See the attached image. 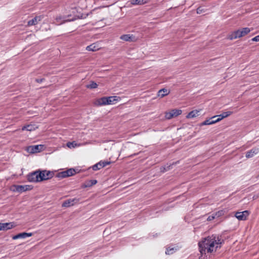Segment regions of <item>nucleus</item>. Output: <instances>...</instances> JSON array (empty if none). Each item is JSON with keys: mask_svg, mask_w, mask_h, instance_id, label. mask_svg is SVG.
<instances>
[{"mask_svg": "<svg viewBox=\"0 0 259 259\" xmlns=\"http://www.w3.org/2000/svg\"><path fill=\"white\" fill-rule=\"evenodd\" d=\"M33 235L32 233H26L23 232L17 234L16 235L13 236L12 239L13 240H16L20 238H26L27 237H31Z\"/></svg>", "mask_w": 259, "mask_h": 259, "instance_id": "nucleus-12", "label": "nucleus"}, {"mask_svg": "<svg viewBox=\"0 0 259 259\" xmlns=\"http://www.w3.org/2000/svg\"><path fill=\"white\" fill-rule=\"evenodd\" d=\"M79 199L76 198H74L73 199H69L64 201L62 205L63 207H67L70 206H72L75 203H77Z\"/></svg>", "mask_w": 259, "mask_h": 259, "instance_id": "nucleus-9", "label": "nucleus"}, {"mask_svg": "<svg viewBox=\"0 0 259 259\" xmlns=\"http://www.w3.org/2000/svg\"><path fill=\"white\" fill-rule=\"evenodd\" d=\"M0 231H2V223H0Z\"/></svg>", "mask_w": 259, "mask_h": 259, "instance_id": "nucleus-40", "label": "nucleus"}, {"mask_svg": "<svg viewBox=\"0 0 259 259\" xmlns=\"http://www.w3.org/2000/svg\"><path fill=\"white\" fill-rule=\"evenodd\" d=\"M145 3V0H132V4L133 5H142Z\"/></svg>", "mask_w": 259, "mask_h": 259, "instance_id": "nucleus-27", "label": "nucleus"}, {"mask_svg": "<svg viewBox=\"0 0 259 259\" xmlns=\"http://www.w3.org/2000/svg\"><path fill=\"white\" fill-rule=\"evenodd\" d=\"M15 189L14 191L22 193L27 190L32 189V187L30 185H14Z\"/></svg>", "mask_w": 259, "mask_h": 259, "instance_id": "nucleus-6", "label": "nucleus"}, {"mask_svg": "<svg viewBox=\"0 0 259 259\" xmlns=\"http://www.w3.org/2000/svg\"><path fill=\"white\" fill-rule=\"evenodd\" d=\"M75 170L74 168H69L66 170H64L57 173L56 175V177L60 179H63L73 176L75 174Z\"/></svg>", "mask_w": 259, "mask_h": 259, "instance_id": "nucleus-4", "label": "nucleus"}, {"mask_svg": "<svg viewBox=\"0 0 259 259\" xmlns=\"http://www.w3.org/2000/svg\"><path fill=\"white\" fill-rule=\"evenodd\" d=\"M259 153V148L254 147L246 152L245 157L247 158H251Z\"/></svg>", "mask_w": 259, "mask_h": 259, "instance_id": "nucleus-11", "label": "nucleus"}, {"mask_svg": "<svg viewBox=\"0 0 259 259\" xmlns=\"http://www.w3.org/2000/svg\"><path fill=\"white\" fill-rule=\"evenodd\" d=\"M134 36L133 34H123L120 36V38L126 41H133Z\"/></svg>", "mask_w": 259, "mask_h": 259, "instance_id": "nucleus-18", "label": "nucleus"}, {"mask_svg": "<svg viewBox=\"0 0 259 259\" xmlns=\"http://www.w3.org/2000/svg\"><path fill=\"white\" fill-rule=\"evenodd\" d=\"M199 9H197V13H199V12H200V10H198Z\"/></svg>", "mask_w": 259, "mask_h": 259, "instance_id": "nucleus-41", "label": "nucleus"}, {"mask_svg": "<svg viewBox=\"0 0 259 259\" xmlns=\"http://www.w3.org/2000/svg\"><path fill=\"white\" fill-rule=\"evenodd\" d=\"M13 223H2V231H7L14 227Z\"/></svg>", "mask_w": 259, "mask_h": 259, "instance_id": "nucleus-16", "label": "nucleus"}, {"mask_svg": "<svg viewBox=\"0 0 259 259\" xmlns=\"http://www.w3.org/2000/svg\"><path fill=\"white\" fill-rule=\"evenodd\" d=\"M213 121H211V119H210V118L208 119H207V120H205V121H204L201 124L202 125H210V124H211V122H212Z\"/></svg>", "mask_w": 259, "mask_h": 259, "instance_id": "nucleus-33", "label": "nucleus"}, {"mask_svg": "<svg viewBox=\"0 0 259 259\" xmlns=\"http://www.w3.org/2000/svg\"><path fill=\"white\" fill-rule=\"evenodd\" d=\"M110 163V162L100 161L98 163L94 164L92 166V168L94 170H97L100 169L101 168L105 167L107 165Z\"/></svg>", "mask_w": 259, "mask_h": 259, "instance_id": "nucleus-10", "label": "nucleus"}, {"mask_svg": "<svg viewBox=\"0 0 259 259\" xmlns=\"http://www.w3.org/2000/svg\"><path fill=\"white\" fill-rule=\"evenodd\" d=\"M232 113L233 112L232 111H227V112H223L221 114V115H222L223 118H224L227 117L229 116H230V115H231L232 114Z\"/></svg>", "mask_w": 259, "mask_h": 259, "instance_id": "nucleus-32", "label": "nucleus"}, {"mask_svg": "<svg viewBox=\"0 0 259 259\" xmlns=\"http://www.w3.org/2000/svg\"><path fill=\"white\" fill-rule=\"evenodd\" d=\"M252 40L253 41H259V35L252 38Z\"/></svg>", "mask_w": 259, "mask_h": 259, "instance_id": "nucleus-36", "label": "nucleus"}, {"mask_svg": "<svg viewBox=\"0 0 259 259\" xmlns=\"http://www.w3.org/2000/svg\"><path fill=\"white\" fill-rule=\"evenodd\" d=\"M67 146L69 148H75V147L77 146V144L74 141L72 142H68L67 143Z\"/></svg>", "mask_w": 259, "mask_h": 259, "instance_id": "nucleus-31", "label": "nucleus"}, {"mask_svg": "<svg viewBox=\"0 0 259 259\" xmlns=\"http://www.w3.org/2000/svg\"><path fill=\"white\" fill-rule=\"evenodd\" d=\"M213 118H218V121H219V122L220 121H221V120H222L223 119H224L222 115H221V114L220 115H217L214 116Z\"/></svg>", "mask_w": 259, "mask_h": 259, "instance_id": "nucleus-34", "label": "nucleus"}, {"mask_svg": "<svg viewBox=\"0 0 259 259\" xmlns=\"http://www.w3.org/2000/svg\"><path fill=\"white\" fill-rule=\"evenodd\" d=\"M224 243L222 235H212L199 242V250L202 255L206 253H211L220 248Z\"/></svg>", "mask_w": 259, "mask_h": 259, "instance_id": "nucleus-1", "label": "nucleus"}, {"mask_svg": "<svg viewBox=\"0 0 259 259\" xmlns=\"http://www.w3.org/2000/svg\"><path fill=\"white\" fill-rule=\"evenodd\" d=\"M39 174L41 176L40 179L41 182L51 179L54 175V172L53 171L47 170H40Z\"/></svg>", "mask_w": 259, "mask_h": 259, "instance_id": "nucleus-5", "label": "nucleus"}, {"mask_svg": "<svg viewBox=\"0 0 259 259\" xmlns=\"http://www.w3.org/2000/svg\"><path fill=\"white\" fill-rule=\"evenodd\" d=\"M198 113H199L198 110H193V111L190 112L187 114V115L186 116V117L187 118H192L197 117L199 115Z\"/></svg>", "mask_w": 259, "mask_h": 259, "instance_id": "nucleus-19", "label": "nucleus"}, {"mask_svg": "<svg viewBox=\"0 0 259 259\" xmlns=\"http://www.w3.org/2000/svg\"><path fill=\"white\" fill-rule=\"evenodd\" d=\"M41 17L40 16H36L31 20H30L28 21L27 25L28 26H32L35 25L38 23L39 21L41 20Z\"/></svg>", "mask_w": 259, "mask_h": 259, "instance_id": "nucleus-15", "label": "nucleus"}, {"mask_svg": "<svg viewBox=\"0 0 259 259\" xmlns=\"http://www.w3.org/2000/svg\"><path fill=\"white\" fill-rule=\"evenodd\" d=\"M199 9H197V13H199V12H200V10H198Z\"/></svg>", "mask_w": 259, "mask_h": 259, "instance_id": "nucleus-42", "label": "nucleus"}, {"mask_svg": "<svg viewBox=\"0 0 259 259\" xmlns=\"http://www.w3.org/2000/svg\"><path fill=\"white\" fill-rule=\"evenodd\" d=\"M100 47L97 43H93L86 47V50L88 51L95 52L100 49Z\"/></svg>", "mask_w": 259, "mask_h": 259, "instance_id": "nucleus-14", "label": "nucleus"}, {"mask_svg": "<svg viewBox=\"0 0 259 259\" xmlns=\"http://www.w3.org/2000/svg\"><path fill=\"white\" fill-rule=\"evenodd\" d=\"M170 92L168 90L166 89H162L160 90L157 93L158 97L160 98H163L164 96L168 95L169 94Z\"/></svg>", "mask_w": 259, "mask_h": 259, "instance_id": "nucleus-17", "label": "nucleus"}, {"mask_svg": "<svg viewBox=\"0 0 259 259\" xmlns=\"http://www.w3.org/2000/svg\"><path fill=\"white\" fill-rule=\"evenodd\" d=\"M174 117H177L182 114V110L180 109H172L171 110Z\"/></svg>", "mask_w": 259, "mask_h": 259, "instance_id": "nucleus-24", "label": "nucleus"}, {"mask_svg": "<svg viewBox=\"0 0 259 259\" xmlns=\"http://www.w3.org/2000/svg\"><path fill=\"white\" fill-rule=\"evenodd\" d=\"M109 229L106 228L104 231L103 234L105 235H108L109 233Z\"/></svg>", "mask_w": 259, "mask_h": 259, "instance_id": "nucleus-38", "label": "nucleus"}, {"mask_svg": "<svg viewBox=\"0 0 259 259\" xmlns=\"http://www.w3.org/2000/svg\"><path fill=\"white\" fill-rule=\"evenodd\" d=\"M113 98V96H110L108 97H102L101 98L96 99L94 101L93 104L95 106H100L103 105L111 104L112 102V99Z\"/></svg>", "mask_w": 259, "mask_h": 259, "instance_id": "nucleus-2", "label": "nucleus"}, {"mask_svg": "<svg viewBox=\"0 0 259 259\" xmlns=\"http://www.w3.org/2000/svg\"><path fill=\"white\" fill-rule=\"evenodd\" d=\"M40 170H37L27 175V180L30 182L37 183L41 182Z\"/></svg>", "mask_w": 259, "mask_h": 259, "instance_id": "nucleus-3", "label": "nucleus"}, {"mask_svg": "<svg viewBox=\"0 0 259 259\" xmlns=\"http://www.w3.org/2000/svg\"><path fill=\"white\" fill-rule=\"evenodd\" d=\"M165 117L167 119H170L174 117L171 111H170L169 112H166L165 114Z\"/></svg>", "mask_w": 259, "mask_h": 259, "instance_id": "nucleus-30", "label": "nucleus"}, {"mask_svg": "<svg viewBox=\"0 0 259 259\" xmlns=\"http://www.w3.org/2000/svg\"><path fill=\"white\" fill-rule=\"evenodd\" d=\"M249 214L248 210H244L242 212H236L235 216L239 221H244L247 219Z\"/></svg>", "mask_w": 259, "mask_h": 259, "instance_id": "nucleus-7", "label": "nucleus"}, {"mask_svg": "<svg viewBox=\"0 0 259 259\" xmlns=\"http://www.w3.org/2000/svg\"><path fill=\"white\" fill-rule=\"evenodd\" d=\"M222 213V211H218L215 213V215H212L208 217L207 220L211 221V220L214 219L215 218V216L219 217L220 215H221Z\"/></svg>", "mask_w": 259, "mask_h": 259, "instance_id": "nucleus-29", "label": "nucleus"}, {"mask_svg": "<svg viewBox=\"0 0 259 259\" xmlns=\"http://www.w3.org/2000/svg\"><path fill=\"white\" fill-rule=\"evenodd\" d=\"M241 37L242 36H240V30L238 29L230 34L228 36V38L230 40H233Z\"/></svg>", "mask_w": 259, "mask_h": 259, "instance_id": "nucleus-13", "label": "nucleus"}, {"mask_svg": "<svg viewBox=\"0 0 259 259\" xmlns=\"http://www.w3.org/2000/svg\"><path fill=\"white\" fill-rule=\"evenodd\" d=\"M43 147L42 145L30 146L28 147L27 150L31 153L39 152L42 150Z\"/></svg>", "mask_w": 259, "mask_h": 259, "instance_id": "nucleus-8", "label": "nucleus"}, {"mask_svg": "<svg viewBox=\"0 0 259 259\" xmlns=\"http://www.w3.org/2000/svg\"><path fill=\"white\" fill-rule=\"evenodd\" d=\"M240 30V36H244L249 33L250 31V29L248 27L243 28Z\"/></svg>", "mask_w": 259, "mask_h": 259, "instance_id": "nucleus-20", "label": "nucleus"}, {"mask_svg": "<svg viewBox=\"0 0 259 259\" xmlns=\"http://www.w3.org/2000/svg\"><path fill=\"white\" fill-rule=\"evenodd\" d=\"M210 119H211V121H213V122H211L212 124L219 122V121H218V118H213V116L211 117Z\"/></svg>", "mask_w": 259, "mask_h": 259, "instance_id": "nucleus-35", "label": "nucleus"}, {"mask_svg": "<svg viewBox=\"0 0 259 259\" xmlns=\"http://www.w3.org/2000/svg\"><path fill=\"white\" fill-rule=\"evenodd\" d=\"M120 99L119 97H117L116 96H114V101H118Z\"/></svg>", "mask_w": 259, "mask_h": 259, "instance_id": "nucleus-39", "label": "nucleus"}, {"mask_svg": "<svg viewBox=\"0 0 259 259\" xmlns=\"http://www.w3.org/2000/svg\"><path fill=\"white\" fill-rule=\"evenodd\" d=\"M85 87L87 89H94L98 87V84L96 82L92 81L90 84H87Z\"/></svg>", "mask_w": 259, "mask_h": 259, "instance_id": "nucleus-23", "label": "nucleus"}, {"mask_svg": "<svg viewBox=\"0 0 259 259\" xmlns=\"http://www.w3.org/2000/svg\"><path fill=\"white\" fill-rule=\"evenodd\" d=\"M178 250V248L176 247L167 248L165 251V253L166 254H171L175 252Z\"/></svg>", "mask_w": 259, "mask_h": 259, "instance_id": "nucleus-21", "label": "nucleus"}, {"mask_svg": "<svg viewBox=\"0 0 259 259\" xmlns=\"http://www.w3.org/2000/svg\"><path fill=\"white\" fill-rule=\"evenodd\" d=\"M97 183V180H91L86 182L85 185V187H91L93 185L96 184Z\"/></svg>", "mask_w": 259, "mask_h": 259, "instance_id": "nucleus-25", "label": "nucleus"}, {"mask_svg": "<svg viewBox=\"0 0 259 259\" xmlns=\"http://www.w3.org/2000/svg\"><path fill=\"white\" fill-rule=\"evenodd\" d=\"M45 80L44 78H40V79H38V78H37V79H35V81L38 82V83H41L44 80Z\"/></svg>", "mask_w": 259, "mask_h": 259, "instance_id": "nucleus-37", "label": "nucleus"}, {"mask_svg": "<svg viewBox=\"0 0 259 259\" xmlns=\"http://www.w3.org/2000/svg\"><path fill=\"white\" fill-rule=\"evenodd\" d=\"M56 20V23H57L58 25H60L65 22L68 21V20H66L65 19L64 17H62L61 16L57 17Z\"/></svg>", "mask_w": 259, "mask_h": 259, "instance_id": "nucleus-22", "label": "nucleus"}, {"mask_svg": "<svg viewBox=\"0 0 259 259\" xmlns=\"http://www.w3.org/2000/svg\"><path fill=\"white\" fill-rule=\"evenodd\" d=\"M22 130L23 131L26 130L27 131H32L34 130V126L32 125H27L24 126L22 128Z\"/></svg>", "mask_w": 259, "mask_h": 259, "instance_id": "nucleus-26", "label": "nucleus"}, {"mask_svg": "<svg viewBox=\"0 0 259 259\" xmlns=\"http://www.w3.org/2000/svg\"><path fill=\"white\" fill-rule=\"evenodd\" d=\"M171 166V165H165V166H162L161 168H160V171L162 172H164L165 171H166L169 169H170V167Z\"/></svg>", "mask_w": 259, "mask_h": 259, "instance_id": "nucleus-28", "label": "nucleus"}]
</instances>
